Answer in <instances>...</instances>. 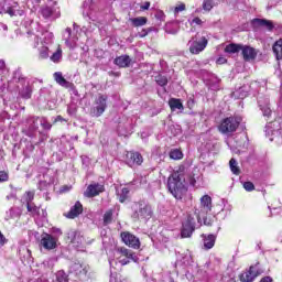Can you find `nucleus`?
<instances>
[{
	"label": "nucleus",
	"instance_id": "nucleus-1",
	"mask_svg": "<svg viewBox=\"0 0 282 282\" xmlns=\"http://www.w3.org/2000/svg\"><path fill=\"white\" fill-rule=\"evenodd\" d=\"M186 166L178 165L167 178V188L171 195L176 199H184L188 187H186Z\"/></svg>",
	"mask_w": 282,
	"mask_h": 282
},
{
	"label": "nucleus",
	"instance_id": "nucleus-2",
	"mask_svg": "<svg viewBox=\"0 0 282 282\" xmlns=\"http://www.w3.org/2000/svg\"><path fill=\"white\" fill-rule=\"evenodd\" d=\"M241 124V118L237 116H230L220 120L217 129L223 135L235 133Z\"/></svg>",
	"mask_w": 282,
	"mask_h": 282
},
{
	"label": "nucleus",
	"instance_id": "nucleus-3",
	"mask_svg": "<svg viewBox=\"0 0 282 282\" xmlns=\"http://www.w3.org/2000/svg\"><path fill=\"white\" fill-rule=\"evenodd\" d=\"M261 274H263V270L259 268V264H251L238 275V279L240 282H254Z\"/></svg>",
	"mask_w": 282,
	"mask_h": 282
},
{
	"label": "nucleus",
	"instance_id": "nucleus-4",
	"mask_svg": "<svg viewBox=\"0 0 282 282\" xmlns=\"http://www.w3.org/2000/svg\"><path fill=\"white\" fill-rule=\"evenodd\" d=\"M137 204L139 206V210H135L132 214L133 219H151L153 217V207H151V204L145 203L144 200H139Z\"/></svg>",
	"mask_w": 282,
	"mask_h": 282
},
{
	"label": "nucleus",
	"instance_id": "nucleus-5",
	"mask_svg": "<svg viewBox=\"0 0 282 282\" xmlns=\"http://www.w3.org/2000/svg\"><path fill=\"white\" fill-rule=\"evenodd\" d=\"M109 97L107 95L99 94L98 98L95 100V107L90 109V115L93 118H100L107 111V100Z\"/></svg>",
	"mask_w": 282,
	"mask_h": 282
},
{
	"label": "nucleus",
	"instance_id": "nucleus-6",
	"mask_svg": "<svg viewBox=\"0 0 282 282\" xmlns=\"http://www.w3.org/2000/svg\"><path fill=\"white\" fill-rule=\"evenodd\" d=\"M117 252L119 254L118 261L120 265H129L131 261L134 263H138V258L135 257V252L132 250L126 248V247H119L117 248Z\"/></svg>",
	"mask_w": 282,
	"mask_h": 282
},
{
	"label": "nucleus",
	"instance_id": "nucleus-7",
	"mask_svg": "<svg viewBox=\"0 0 282 282\" xmlns=\"http://www.w3.org/2000/svg\"><path fill=\"white\" fill-rule=\"evenodd\" d=\"M120 238L122 243H124V246H128V248H132V250H140V247L142 246V243L140 242V238L131 234V231H122L120 234Z\"/></svg>",
	"mask_w": 282,
	"mask_h": 282
},
{
	"label": "nucleus",
	"instance_id": "nucleus-8",
	"mask_svg": "<svg viewBox=\"0 0 282 282\" xmlns=\"http://www.w3.org/2000/svg\"><path fill=\"white\" fill-rule=\"evenodd\" d=\"M193 232H195V218H193V216H188L186 221L183 224L181 237L183 239H188V237H193Z\"/></svg>",
	"mask_w": 282,
	"mask_h": 282
},
{
	"label": "nucleus",
	"instance_id": "nucleus-9",
	"mask_svg": "<svg viewBox=\"0 0 282 282\" xmlns=\"http://www.w3.org/2000/svg\"><path fill=\"white\" fill-rule=\"evenodd\" d=\"M126 162L128 166H142L144 158L140 152L129 151L126 154Z\"/></svg>",
	"mask_w": 282,
	"mask_h": 282
},
{
	"label": "nucleus",
	"instance_id": "nucleus-10",
	"mask_svg": "<svg viewBox=\"0 0 282 282\" xmlns=\"http://www.w3.org/2000/svg\"><path fill=\"white\" fill-rule=\"evenodd\" d=\"M100 193H105V185L100 183H93L87 186L86 191L84 192V196L91 199L93 197H98Z\"/></svg>",
	"mask_w": 282,
	"mask_h": 282
},
{
	"label": "nucleus",
	"instance_id": "nucleus-11",
	"mask_svg": "<svg viewBox=\"0 0 282 282\" xmlns=\"http://www.w3.org/2000/svg\"><path fill=\"white\" fill-rule=\"evenodd\" d=\"M213 210V198L209 195H204L200 198V212H195L198 217L202 215H208Z\"/></svg>",
	"mask_w": 282,
	"mask_h": 282
},
{
	"label": "nucleus",
	"instance_id": "nucleus-12",
	"mask_svg": "<svg viewBox=\"0 0 282 282\" xmlns=\"http://www.w3.org/2000/svg\"><path fill=\"white\" fill-rule=\"evenodd\" d=\"M84 210L85 208L83 207V203H80V200H76L74 206H72L67 213H64V217H66V219H76L83 215Z\"/></svg>",
	"mask_w": 282,
	"mask_h": 282
},
{
	"label": "nucleus",
	"instance_id": "nucleus-13",
	"mask_svg": "<svg viewBox=\"0 0 282 282\" xmlns=\"http://www.w3.org/2000/svg\"><path fill=\"white\" fill-rule=\"evenodd\" d=\"M208 45V39L206 36L200 37V41H193L189 45V52L191 54H199L200 52H204Z\"/></svg>",
	"mask_w": 282,
	"mask_h": 282
},
{
	"label": "nucleus",
	"instance_id": "nucleus-14",
	"mask_svg": "<svg viewBox=\"0 0 282 282\" xmlns=\"http://www.w3.org/2000/svg\"><path fill=\"white\" fill-rule=\"evenodd\" d=\"M40 245L44 248V250H55L57 247L56 238L50 234H44L40 240Z\"/></svg>",
	"mask_w": 282,
	"mask_h": 282
},
{
	"label": "nucleus",
	"instance_id": "nucleus-15",
	"mask_svg": "<svg viewBox=\"0 0 282 282\" xmlns=\"http://www.w3.org/2000/svg\"><path fill=\"white\" fill-rule=\"evenodd\" d=\"M240 52L246 63H249V61H254V58H257V55L259 54L257 52V48L249 45H242Z\"/></svg>",
	"mask_w": 282,
	"mask_h": 282
},
{
	"label": "nucleus",
	"instance_id": "nucleus-16",
	"mask_svg": "<svg viewBox=\"0 0 282 282\" xmlns=\"http://www.w3.org/2000/svg\"><path fill=\"white\" fill-rule=\"evenodd\" d=\"M251 24L252 28H265L268 32H272L274 30V22H272V20L256 18L251 21Z\"/></svg>",
	"mask_w": 282,
	"mask_h": 282
},
{
	"label": "nucleus",
	"instance_id": "nucleus-17",
	"mask_svg": "<svg viewBox=\"0 0 282 282\" xmlns=\"http://www.w3.org/2000/svg\"><path fill=\"white\" fill-rule=\"evenodd\" d=\"M202 239H203L204 250H213V248H215V243L217 241V235H214V234L205 235V234H203Z\"/></svg>",
	"mask_w": 282,
	"mask_h": 282
},
{
	"label": "nucleus",
	"instance_id": "nucleus-18",
	"mask_svg": "<svg viewBox=\"0 0 282 282\" xmlns=\"http://www.w3.org/2000/svg\"><path fill=\"white\" fill-rule=\"evenodd\" d=\"M115 65L121 68H127L131 65V57L129 55H121L115 58Z\"/></svg>",
	"mask_w": 282,
	"mask_h": 282
},
{
	"label": "nucleus",
	"instance_id": "nucleus-19",
	"mask_svg": "<svg viewBox=\"0 0 282 282\" xmlns=\"http://www.w3.org/2000/svg\"><path fill=\"white\" fill-rule=\"evenodd\" d=\"M272 52L278 61H282V39L273 43Z\"/></svg>",
	"mask_w": 282,
	"mask_h": 282
},
{
	"label": "nucleus",
	"instance_id": "nucleus-20",
	"mask_svg": "<svg viewBox=\"0 0 282 282\" xmlns=\"http://www.w3.org/2000/svg\"><path fill=\"white\" fill-rule=\"evenodd\" d=\"M169 107H170L171 111H175L176 109L183 111V109H184V104H182V99L170 98V100H169Z\"/></svg>",
	"mask_w": 282,
	"mask_h": 282
},
{
	"label": "nucleus",
	"instance_id": "nucleus-21",
	"mask_svg": "<svg viewBox=\"0 0 282 282\" xmlns=\"http://www.w3.org/2000/svg\"><path fill=\"white\" fill-rule=\"evenodd\" d=\"M18 8H19V3H15L12 7H8L4 10V14H9V17H17V14L19 17H23V10H19Z\"/></svg>",
	"mask_w": 282,
	"mask_h": 282
},
{
	"label": "nucleus",
	"instance_id": "nucleus-22",
	"mask_svg": "<svg viewBox=\"0 0 282 282\" xmlns=\"http://www.w3.org/2000/svg\"><path fill=\"white\" fill-rule=\"evenodd\" d=\"M130 22L132 23L133 28H142L149 23V18L147 17H138L131 18Z\"/></svg>",
	"mask_w": 282,
	"mask_h": 282
},
{
	"label": "nucleus",
	"instance_id": "nucleus-23",
	"mask_svg": "<svg viewBox=\"0 0 282 282\" xmlns=\"http://www.w3.org/2000/svg\"><path fill=\"white\" fill-rule=\"evenodd\" d=\"M26 210L31 217H39L41 215V207L34 203L26 204Z\"/></svg>",
	"mask_w": 282,
	"mask_h": 282
},
{
	"label": "nucleus",
	"instance_id": "nucleus-24",
	"mask_svg": "<svg viewBox=\"0 0 282 282\" xmlns=\"http://www.w3.org/2000/svg\"><path fill=\"white\" fill-rule=\"evenodd\" d=\"M243 44H235L230 43L225 47L226 54H238V52H241V47Z\"/></svg>",
	"mask_w": 282,
	"mask_h": 282
},
{
	"label": "nucleus",
	"instance_id": "nucleus-25",
	"mask_svg": "<svg viewBox=\"0 0 282 282\" xmlns=\"http://www.w3.org/2000/svg\"><path fill=\"white\" fill-rule=\"evenodd\" d=\"M54 78H55V83H57V85H61V87H69V82H67V79L63 77V73L61 72L54 73Z\"/></svg>",
	"mask_w": 282,
	"mask_h": 282
},
{
	"label": "nucleus",
	"instance_id": "nucleus-26",
	"mask_svg": "<svg viewBox=\"0 0 282 282\" xmlns=\"http://www.w3.org/2000/svg\"><path fill=\"white\" fill-rule=\"evenodd\" d=\"M229 167H230L231 173H234V175H241V169H239L237 160L230 159Z\"/></svg>",
	"mask_w": 282,
	"mask_h": 282
},
{
	"label": "nucleus",
	"instance_id": "nucleus-27",
	"mask_svg": "<svg viewBox=\"0 0 282 282\" xmlns=\"http://www.w3.org/2000/svg\"><path fill=\"white\" fill-rule=\"evenodd\" d=\"M61 58H63V48H61V45L57 47V51L55 53H53V55L51 56V61L53 63H59Z\"/></svg>",
	"mask_w": 282,
	"mask_h": 282
},
{
	"label": "nucleus",
	"instance_id": "nucleus-28",
	"mask_svg": "<svg viewBox=\"0 0 282 282\" xmlns=\"http://www.w3.org/2000/svg\"><path fill=\"white\" fill-rule=\"evenodd\" d=\"M129 193H130L129 187H123L121 189V193L118 194L120 204H124V202L129 199Z\"/></svg>",
	"mask_w": 282,
	"mask_h": 282
},
{
	"label": "nucleus",
	"instance_id": "nucleus-29",
	"mask_svg": "<svg viewBox=\"0 0 282 282\" xmlns=\"http://www.w3.org/2000/svg\"><path fill=\"white\" fill-rule=\"evenodd\" d=\"M36 195V192L35 191H26L24 193V200H25V204H34V197Z\"/></svg>",
	"mask_w": 282,
	"mask_h": 282
},
{
	"label": "nucleus",
	"instance_id": "nucleus-30",
	"mask_svg": "<svg viewBox=\"0 0 282 282\" xmlns=\"http://www.w3.org/2000/svg\"><path fill=\"white\" fill-rule=\"evenodd\" d=\"M113 221V209H109L104 214V224L105 226H109Z\"/></svg>",
	"mask_w": 282,
	"mask_h": 282
},
{
	"label": "nucleus",
	"instance_id": "nucleus-31",
	"mask_svg": "<svg viewBox=\"0 0 282 282\" xmlns=\"http://www.w3.org/2000/svg\"><path fill=\"white\" fill-rule=\"evenodd\" d=\"M151 32H155V28L154 26L142 29L141 32H139L137 34V36H139V39H147V36H149V34H151Z\"/></svg>",
	"mask_w": 282,
	"mask_h": 282
},
{
	"label": "nucleus",
	"instance_id": "nucleus-32",
	"mask_svg": "<svg viewBox=\"0 0 282 282\" xmlns=\"http://www.w3.org/2000/svg\"><path fill=\"white\" fill-rule=\"evenodd\" d=\"M39 56L41 61H45L46 58H50V47L42 46L39 51Z\"/></svg>",
	"mask_w": 282,
	"mask_h": 282
},
{
	"label": "nucleus",
	"instance_id": "nucleus-33",
	"mask_svg": "<svg viewBox=\"0 0 282 282\" xmlns=\"http://www.w3.org/2000/svg\"><path fill=\"white\" fill-rule=\"evenodd\" d=\"M155 83L156 85H160V87H166L169 85V78L163 75L155 76Z\"/></svg>",
	"mask_w": 282,
	"mask_h": 282
},
{
	"label": "nucleus",
	"instance_id": "nucleus-34",
	"mask_svg": "<svg viewBox=\"0 0 282 282\" xmlns=\"http://www.w3.org/2000/svg\"><path fill=\"white\" fill-rule=\"evenodd\" d=\"M171 160H182L184 158V153L180 149H174L170 151Z\"/></svg>",
	"mask_w": 282,
	"mask_h": 282
},
{
	"label": "nucleus",
	"instance_id": "nucleus-35",
	"mask_svg": "<svg viewBox=\"0 0 282 282\" xmlns=\"http://www.w3.org/2000/svg\"><path fill=\"white\" fill-rule=\"evenodd\" d=\"M41 14L44 19H50L54 14V10L51 7H42Z\"/></svg>",
	"mask_w": 282,
	"mask_h": 282
},
{
	"label": "nucleus",
	"instance_id": "nucleus-36",
	"mask_svg": "<svg viewBox=\"0 0 282 282\" xmlns=\"http://www.w3.org/2000/svg\"><path fill=\"white\" fill-rule=\"evenodd\" d=\"M21 97L24 98V100H30V98H32V87L26 86L25 88H23V90L21 91Z\"/></svg>",
	"mask_w": 282,
	"mask_h": 282
},
{
	"label": "nucleus",
	"instance_id": "nucleus-37",
	"mask_svg": "<svg viewBox=\"0 0 282 282\" xmlns=\"http://www.w3.org/2000/svg\"><path fill=\"white\" fill-rule=\"evenodd\" d=\"M260 109H261L264 118H270L272 116V108H270V104H265L264 106H260Z\"/></svg>",
	"mask_w": 282,
	"mask_h": 282
},
{
	"label": "nucleus",
	"instance_id": "nucleus-38",
	"mask_svg": "<svg viewBox=\"0 0 282 282\" xmlns=\"http://www.w3.org/2000/svg\"><path fill=\"white\" fill-rule=\"evenodd\" d=\"M70 270L72 272H75V274H83V264L80 263H74L72 267H70Z\"/></svg>",
	"mask_w": 282,
	"mask_h": 282
},
{
	"label": "nucleus",
	"instance_id": "nucleus-39",
	"mask_svg": "<svg viewBox=\"0 0 282 282\" xmlns=\"http://www.w3.org/2000/svg\"><path fill=\"white\" fill-rule=\"evenodd\" d=\"M203 10L210 12L213 10V0H204Z\"/></svg>",
	"mask_w": 282,
	"mask_h": 282
},
{
	"label": "nucleus",
	"instance_id": "nucleus-40",
	"mask_svg": "<svg viewBox=\"0 0 282 282\" xmlns=\"http://www.w3.org/2000/svg\"><path fill=\"white\" fill-rule=\"evenodd\" d=\"M10 180V173L8 171H0V184Z\"/></svg>",
	"mask_w": 282,
	"mask_h": 282
},
{
	"label": "nucleus",
	"instance_id": "nucleus-41",
	"mask_svg": "<svg viewBox=\"0 0 282 282\" xmlns=\"http://www.w3.org/2000/svg\"><path fill=\"white\" fill-rule=\"evenodd\" d=\"M243 188L247 193H252V191H254V183L247 181L243 183Z\"/></svg>",
	"mask_w": 282,
	"mask_h": 282
},
{
	"label": "nucleus",
	"instance_id": "nucleus-42",
	"mask_svg": "<svg viewBox=\"0 0 282 282\" xmlns=\"http://www.w3.org/2000/svg\"><path fill=\"white\" fill-rule=\"evenodd\" d=\"M184 10H186V4L181 3L174 8V14H180V12H184Z\"/></svg>",
	"mask_w": 282,
	"mask_h": 282
},
{
	"label": "nucleus",
	"instance_id": "nucleus-43",
	"mask_svg": "<svg viewBox=\"0 0 282 282\" xmlns=\"http://www.w3.org/2000/svg\"><path fill=\"white\" fill-rule=\"evenodd\" d=\"M4 243H8V240L3 232L0 231V246H3Z\"/></svg>",
	"mask_w": 282,
	"mask_h": 282
},
{
	"label": "nucleus",
	"instance_id": "nucleus-44",
	"mask_svg": "<svg viewBox=\"0 0 282 282\" xmlns=\"http://www.w3.org/2000/svg\"><path fill=\"white\" fill-rule=\"evenodd\" d=\"M192 23H195V25H203L204 21H202L198 17H196L192 20Z\"/></svg>",
	"mask_w": 282,
	"mask_h": 282
},
{
	"label": "nucleus",
	"instance_id": "nucleus-45",
	"mask_svg": "<svg viewBox=\"0 0 282 282\" xmlns=\"http://www.w3.org/2000/svg\"><path fill=\"white\" fill-rule=\"evenodd\" d=\"M56 122H67V120H65L63 116L58 115L54 120V124H56Z\"/></svg>",
	"mask_w": 282,
	"mask_h": 282
},
{
	"label": "nucleus",
	"instance_id": "nucleus-46",
	"mask_svg": "<svg viewBox=\"0 0 282 282\" xmlns=\"http://www.w3.org/2000/svg\"><path fill=\"white\" fill-rule=\"evenodd\" d=\"M149 8H151V2L147 1L144 2L143 6L140 7V10L144 11V10H149Z\"/></svg>",
	"mask_w": 282,
	"mask_h": 282
},
{
	"label": "nucleus",
	"instance_id": "nucleus-47",
	"mask_svg": "<svg viewBox=\"0 0 282 282\" xmlns=\"http://www.w3.org/2000/svg\"><path fill=\"white\" fill-rule=\"evenodd\" d=\"M42 127L46 131H50V129H52V123H50L48 121H45L44 123H42Z\"/></svg>",
	"mask_w": 282,
	"mask_h": 282
},
{
	"label": "nucleus",
	"instance_id": "nucleus-48",
	"mask_svg": "<svg viewBox=\"0 0 282 282\" xmlns=\"http://www.w3.org/2000/svg\"><path fill=\"white\" fill-rule=\"evenodd\" d=\"M225 63H228V59H226V57H218L217 58V64L218 65H224Z\"/></svg>",
	"mask_w": 282,
	"mask_h": 282
},
{
	"label": "nucleus",
	"instance_id": "nucleus-49",
	"mask_svg": "<svg viewBox=\"0 0 282 282\" xmlns=\"http://www.w3.org/2000/svg\"><path fill=\"white\" fill-rule=\"evenodd\" d=\"M274 280L272 279V276L270 275H267V276H263L260 282H273Z\"/></svg>",
	"mask_w": 282,
	"mask_h": 282
},
{
	"label": "nucleus",
	"instance_id": "nucleus-50",
	"mask_svg": "<svg viewBox=\"0 0 282 282\" xmlns=\"http://www.w3.org/2000/svg\"><path fill=\"white\" fill-rule=\"evenodd\" d=\"M204 225L205 226H213V220H210L208 218H204Z\"/></svg>",
	"mask_w": 282,
	"mask_h": 282
},
{
	"label": "nucleus",
	"instance_id": "nucleus-51",
	"mask_svg": "<svg viewBox=\"0 0 282 282\" xmlns=\"http://www.w3.org/2000/svg\"><path fill=\"white\" fill-rule=\"evenodd\" d=\"M0 69H6V61L0 59Z\"/></svg>",
	"mask_w": 282,
	"mask_h": 282
},
{
	"label": "nucleus",
	"instance_id": "nucleus-52",
	"mask_svg": "<svg viewBox=\"0 0 282 282\" xmlns=\"http://www.w3.org/2000/svg\"><path fill=\"white\" fill-rule=\"evenodd\" d=\"M57 281H59V282H67V276H64V278H57Z\"/></svg>",
	"mask_w": 282,
	"mask_h": 282
},
{
	"label": "nucleus",
	"instance_id": "nucleus-53",
	"mask_svg": "<svg viewBox=\"0 0 282 282\" xmlns=\"http://www.w3.org/2000/svg\"><path fill=\"white\" fill-rule=\"evenodd\" d=\"M66 32H67L68 36H72V28H66Z\"/></svg>",
	"mask_w": 282,
	"mask_h": 282
},
{
	"label": "nucleus",
	"instance_id": "nucleus-54",
	"mask_svg": "<svg viewBox=\"0 0 282 282\" xmlns=\"http://www.w3.org/2000/svg\"><path fill=\"white\" fill-rule=\"evenodd\" d=\"M195 178H191V181H189V184L192 185V186H195Z\"/></svg>",
	"mask_w": 282,
	"mask_h": 282
},
{
	"label": "nucleus",
	"instance_id": "nucleus-55",
	"mask_svg": "<svg viewBox=\"0 0 282 282\" xmlns=\"http://www.w3.org/2000/svg\"><path fill=\"white\" fill-rule=\"evenodd\" d=\"M35 1V3H37V6H41V1H43V0H34Z\"/></svg>",
	"mask_w": 282,
	"mask_h": 282
},
{
	"label": "nucleus",
	"instance_id": "nucleus-56",
	"mask_svg": "<svg viewBox=\"0 0 282 282\" xmlns=\"http://www.w3.org/2000/svg\"><path fill=\"white\" fill-rule=\"evenodd\" d=\"M70 236H72V237H76V232H74V231L70 232Z\"/></svg>",
	"mask_w": 282,
	"mask_h": 282
},
{
	"label": "nucleus",
	"instance_id": "nucleus-57",
	"mask_svg": "<svg viewBox=\"0 0 282 282\" xmlns=\"http://www.w3.org/2000/svg\"><path fill=\"white\" fill-rule=\"evenodd\" d=\"M28 252H29V254H32V251L30 249H28Z\"/></svg>",
	"mask_w": 282,
	"mask_h": 282
},
{
	"label": "nucleus",
	"instance_id": "nucleus-58",
	"mask_svg": "<svg viewBox=\"0 0 282 282\" xmlns=\"http://www.w3.org/2000/svg\"><path fill=\"white\" fill-rule=\"evenodd\" d=\"M4 30H8V25H4Z\"/></svg>",
	"mask_w": 282,
	"mask_h": 282
},
{
	"label": "nucleus",
	"instance_id": "nucleus-59",
	"mask_svg": "<svg viewBox=\"0 0 282 282\" xmlns=\"http://www.w3.org/2000/svg\"><path fill=\"white\" fill-rule=\"evenodd\" d=\"M70 243H74V240H70Z\"/></svg>",
	"mask_w": 282,
	"mask_h": 282
},
{
	"label": "nucleus",
	"instance_id": "nucleus-60",
	"mask_svg": "<svg viewBox=\"0 0 282 282\" xmlns=\"http://www.w3.org/2000/svg\"><path fill=\"white\" fill-rule=\"evenodd\" d=\"M281 243H282V240H281Z\"/></svg>",
	"mask_w": 282,
	"mask_h": 282
}]
</instances>
